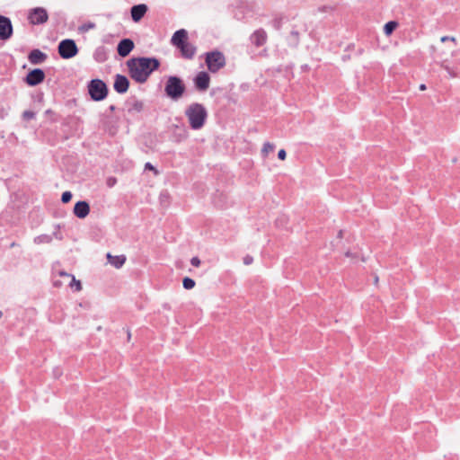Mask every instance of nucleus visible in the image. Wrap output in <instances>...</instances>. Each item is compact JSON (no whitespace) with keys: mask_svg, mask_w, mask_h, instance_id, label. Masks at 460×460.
<instances>
[{"mask_svg":"<svg viewBox=\"0 0 460 460\" xmlns=\"http://www.w3.org/2000/svg\"><path fill=\"white\" fill-rule=\"evenodd\" d=\"M49 19L48 12L43 7H35L29 11L28 20L33 25L43 24Z\"/></svg>","mask_w":460,"mask_h":460,"instance_id":"7","label":"nucleus"},{"mask_svg":"<svg viewBox=\"0 0 460 460\" xmlns=\"http://www.w3.org/2000/svg\"><path fill=\"white\" fill-rule=\"evenodd\" d=\"M60 275L61 276H66V277H70L69 274L66 273V272H60ZM69 287L70 288H75V291H80L82 289V284L79 280H76L74 276H71V281L69 283Z\"/></svg>","mask_w":460,"mask_h":460,"instance_id":"22","label":"nucleus"},{"mask_svg":"<svg viewBox=\"0 0 460 460\" xmlns=\"http://www.w3.org/2000/svg\"><path fill=\"white\" fill-rule=\"evenodd\" d=\"M145 170H149V171H154L155 174L157 175L158 174V171L154 167V165L147 162L145 164Z\"/></svg>","mask_w":460,"mask_h":460,"instance_id":"30","label":"nucleus"},{"mask_svg":"<svg viewBox=\"0 0 460 460\" xmlns=\"http://www.w3.org/2000/svg\"><path fill=\"white\" fill-rule=\"evenodd\" d=\"M47 54L40 49L31 50L28 57L30 63L32 65L42 64L47 59Z\"/></svg>","mask_w":460,"mask_h":460,"instance_id":"18","label":"nucleus"},{"mask_svg":"<svg viewBox=\"0 0 460 460\" xmlns=\"http://www.w3.org/2000/svg\"><path fill=\"white\" fill-rule=\"evenodd\" d=\"M193 81L198 91L205 92L209 87L210 77L207 72H199Z\"/></svg>","mask_w":460,"mask_h":460,"instance_id":"10","label":"nucleus"},{"mask_svg":"<svg viewBox=\"0 0 460 460\" xmlns=\"http://www.w3.org/2000/svg\"><path fill=\"white\" fill-rule=\"evenodd\" d=\"M425 89H426V85L425 84H422L420 85V90L423 91Z\"/></svg>","mask_w":460,"mask_h":460,"instance_id":"36","label":"nucleus"},{"mask_svg":"<svg viewBox=\"0 0 460 460\" xmlns=\"http://www.w3.org/2000/svg\"><path fill=\"white\" fill-rule=\"evenodd\" d=\"M287 156V153L284 149H280L278 153V157L280 160H285Z\"/></svg>","mask_w":460,"mask_h":460,"instance_id":"34","label":"nucleus"},{"mask_svg":"<svg viewBox=\"0 0 460 460\" xmlns=\"http://www.w3.org/2000/svg\"><path fill=\"white\" fill-rule=\"evenodd\" d=\"M95 28V23L94 22H85L84 24H82L80 27H79V31L81 32H86L90 30H93Z\"/></svg>","mask_w":460,"mask_h":460,"instance_id":"25","label":"nucleus"},{"mask_svg":"<svg viewBox=\"0 0 460 460\" xmlns=\"http://www.w3.org/2000/svg\"><path fill=\"white\" fill-rule=\"evenodd\" d=\"M182 285L185 289H191L195 287V281L192 279L186 277L182 280Z\"/></svg>","mask_w":460,"mask_h":460,"instance_id":"24","label":"nucleus"},{"mask_svg":"<svg viewBox=\"0 0 460 460\" xmlns=\"http://www.w3.org/2000/svg\"><path fill=\"white\" fill-rule=\"evenodd\" d=\"M72 199V193L70 191H65L63 192L62 196H61V200L63 203H67L71 200Z\"/></svg>","mask_w":460,"mask_h":460,"instance_id":"27","label":"nucleus"},{"mask_svg":"<svg viewBox=\"0 0 460 460\" xmlns=\"http://www.w3.org/2000/svg\"><path fill=\"white\" fill-rule=\"evenodd\" d=\"M181 56L185 58L191 59L196 53V48L190 42L186 41L178 48Z\"/></svg>","mask_w":460,"mask_h":460,"instance_id":"19","label":"nucleus"},{"mask_svg":"<svg viewBox=\"0 0 460 460\" xmlns=\"http://www.w3.org/2000/svg\"><path fill=\"white\" fill-rule=\"evenodd\" d=\"M184 115L188 119L190 128L193 130L201 129L208 116L206 107L199 102L190 103L184 111Z\"/></svg>","mask_w":460,"mask_h":460,"instance_id":"2","label":"nucleus"},{"mask_svg":"<svg viewBox=\"0 0 460 460\" xmlns=\"http://www.w3.org/2000/svg\"><path fill=\"white\" fill-rule=\"evenodd\" d=\"M107 259L109 263L114 266L116 269L121 268L126 261V257L124 255L114 256L111 253H107Z\"/></svg>","mask_w":460,"mask_h":460,"instance_id":"20","label":"nucleus"},{"mask_svg":"<svg viewBox=\"0 0 460 460\" xmlns=\"http://www.w3.org/2000/svg\"><path fill=\"white\" fill-rule=\"evenodd\" d=\"M443 69L447 71L450 77H457L460 75V62L450 66L447 59H443L440 63Z\"/></svg>","mask_w":460,"mask_h":460,"instance_id":"16","label":"nucleus"},{"mask_svg":"<svg viewBox=\"0 0 460 460\" xmlns=\"http://www.w3.org/2000/svg\"><path fill=\"white\" fill-rule=\"evenodd\" d=\"M90 213V206L86 201H78L74 207V214L78 218H85Z\"/></svg>","mask_w":460,"mask_h":460,"instance_id":"13","label":"nucleus"},{"mask_svg":"<svg viewBox=\"0 0 460 460\" xmlns=\"http://www.w3.org/2000/svg\"><path fill=\"white\" fill-rule=\"evenodd\" d=\"M206 64L210 72L217 73L226 66V58L218 50L208 52L206 54Z\"/></svg>","mask_w":460,"mask_h":460,"instance_id":"5","label":"nucleus"},{"mask_svg":"<svg viewBox=\"0 0 460 460\" xmlns=\"http://www.w3.org/2000/svg\"><path fill=\"white\" fill-rule=\"evenodd\" d=\"M190 263L194 267H199L200 265V260L198 257H193L190 260Z\"/></svg>","mask_w":460,"mask_h":460,"instance_id":"31","label":"nucleus"},{"mask_svg":"<svg viewBox=\"0 0 460 460\" xmlns=\"http://www.w3.org/2000/svg\"><path fill=\"white\" fill-rule=\"evenodd\" d=\"M59 56L64 59H69L76 56L78 48L74 40L66 39L59 42L58 47Z\"/></svg>","mask_w":460,"mask_h":460,"instance_id":"6","label":"nucleus"},{"mask_svg":"<svg viewBox=\"0 0 460 460\" xmlns=\"http://www.w3.org/2000/svg\"><path fill=\"white\" fill-rule=\"evenodd\" d=\"M251 41L256 47H261L265 44L267 40V33L264 30L259 29L251 35Z\"/></svg>","mask_w":460,"mask_h":460,"instance_id":"17","label":"nucleus"},{"mask_svg":"<svg viewBox=\"0 0 460 460\" xmlns=\"http://www.w3.org/2000/svg\"><path fill=\"white\" fill-rule=\"evenodd\" d=\"M146 12L147 6L145 4L133 5L130 10L132 20L135 22H139L144 17Z\"/></svg>","mask_w":460,"mask_h":460,"instance_id":"14","label":"nucleus"},{"mask_svg":"<svg viewBox=\"0 0 460 460\" xmlns=\"http://www.w3.org/2000/svg\"><path fill=\"white\" fill-rule=\"evenodd\" d=\"M398 27V22L395 21H390L385 24L384 31L385 35H390Z\"/></svg>","mask_w":460,"mask_h":460,"instance_id":"23","label":"nucleus"},{"mask_svg":"<svg viewBox=\"0 0 460 460\" xmlns=\"http://www.w3.org/2000/svg\"><path fill=\"white\" fill-rule=\"evenodd\" d=\"M116 181H116V179H115V178L111 177V178H109V179L107 180V185H108L109 187H113V186L115 185V183H116Z\"/></svg>","mask_w":460,"mask_h":460,"instance_id":"35","label":"nucleus"},{"mask_svg":"<svg viewBox=\"0 0 460 460\" xmlns=\"http://www.w3.org/2000/svg\"><path fill=\"white\" fill-rule=\"evenodd\" d=\"M88 93L92 100L100 102L104 100L108 95V87L101 79H93L88 84Z\"/></svg>","mask_w":460,"mask_h":460,"instance_id":"4","label":"nucleus"},{"mask_svg":"<svg viewBox=\"0 0 460 460\" xmlns=\"http://www.w3.org/2000/svg\"><path fill=\"white\" fill-rule=\"evenodd\" d=\"M34 117H35V113L33 111H25L22 113V118L25 120L32 119Z\"/></svg>","mask_w":460,"mask_h":460,"instance_id":"28","label":"nucleus"},{"mask_svg":"<svg viewBox=\"0 0 460 460\" xmlns=\"http://www.w3.org/2000/svg\"><path fill=\"white\" fill-rule=\"evenodd\" d=\"M13 35L12 22L8 17L0 15V40H7Z\"/></svg>","mask_w":460,"mask_h":460,"instance_id":"9","label":"nucleus"},{"mask_svg":"<svg viewBox=\"0 0 460 460\" xmlns=\"http://www.w3.org/2000/svg\"><path fill=\"white\" fill-rule=\"evenodd\" d=\"M134 46L135 45H134V42L132 40L123 39L119 42V44L117 46L118 54L120 57L125 58L129 55V53L134 49Z\"/></svg>","mask_w":460,"mask_h":460,"instance_id":"11","label":"nucleus"},{"mask_svg":"<svg viewBox=\"0 0 460 460\" xmlns=\"http://www.w3.org/2000/svg\"><path fill=\"white\" fill-rule=\"evenodd\" d=\"M129 75L136 82L143 84L160 66L156 58H133L127 61Z\"/></svg>","mask_w":460,"mask_h":460,"instance_id":"1","label":"nucleus"},{"mask_svg":"<svg viewBox=\"0 0 460 460\" xmlns=\"http://www.w3.org/2000/svg\"><path fill=\"white\" fill-rule=\"evenodd\" d=\"M128 86L129 81L125 75H116L113 87L118 93H125Z\"/></svg>","mask_w":460,"mask_h":460,"instance_id":"12","label":"nucleus"},{"mask_svg":"<svg viewBox=\"0 0 460 460\" xmlns=\"http://www.w3.org/2000/svg\"><path fill=\"white\" fill-rule=\"evenodd\" d=\"M253 261V258L251 256V255H246L244 258H243V263L245 265H250L252 264Z\"/></svg>","mask_w":460,"mask_h":460,"instance_id":"32","label":"nucleus"},{"mask_svg":"<svg viewBox=\"0 0 460 460\" xmlns=\"http://www.w3.org/2000/svg\"><path fill=\"white\" fill-rule=\"evenodd\" d=\"M44 79H45L44 71L40 68H34L27 74L24 81L30 86H36V85L40 84V83H42L44 81Z\"/></svg>","mask_w":460,"mask_h":460,"instance_id":"8","label":"nucleus"},{"mask_svg":"<svg viewBox=\"0 0 460 460\" xmlns=\"http://www.w3.org/2000/svg\"><path fill=\"white\" fill-rule=\"evenodd\" d=\"M53 240L52 235L50 234H40L36 236L33 239L35 244H43V243H50Z\"/></svg>","mask_w":460,"mask_h":460,"instance_id":"21","label":"nucleus"},{"mask_svg":"<svg viewBox=\"0 0 460 460\" xmlns=\"http://www.w3.org/2000/svg\"><path fill=\"white\" fill-rule=\"evenodd\" d=\"M186 85L183 80L176 75H170L164 84V93L172 101L177 102L183 97Z\"/></svg>","mask_w":460,"mask_h":460,"instance_id":"3","label":"nucleus"},{"mask_svg":"<svg viewBox=\"0 0 460 460\" xmlns=\"http://www.w3.org/2000/svg\"><path fill=\"white\" fill-rule=\"evenodd\" d=\"M133 108L137 111H140L142 109H143V103L141 102H136L134 104H133Z\"/></svg>","mask_w":460,"mask_h":460,"instance_id":"33","label":"nucleus"},{"mask_svg":"<svg viewBox=\"0 0 460 460\" xmlns=\"http://www.w3.org/2000/svg\"><path fill=\"white\" fill-rule=\"evenodd\" d=\"M441 42H447V41H451L454 45V47L456 46V40L455 37H450V36H443L441 39H440Z\"/></svg>","mask_w":460,"mask_h":460,"instance_id":"29","label":"nucleus"},{"mask_svg":"<svg viewBox=\"0 0 460 460\" xmlns=\"http://www.w3.org/2000/svg\"><path fill=\"white\" fill-rule=\"evenodd\" d=\"M188 39V32L184 29H181L176 31L171 40V42L176 48H179L181 45L185 43Z\"/></svg>","mask_w":460,"mask_h":460,"instance_id":"15","label":"nucleus"},{"mask_svg":"<svg viewBox=\"0 0 460 460\" xmlns=\"http://www.w3.org/2000/svg\"><path fill=\"white\" fill-rule=\"evenodd\" d=\"M274 145L270 143V142H267L263 145V147H262V150L261 152L267 155L270 152L273 151L274 150Z\"/></svg>","mask_w":460,"mask_h":460,"instance_id":"26","label":"nucleus"}]
</instances>
